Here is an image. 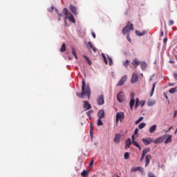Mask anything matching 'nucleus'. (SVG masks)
<instances>
[{
    "label": "nucleus",
    "mask_w": 177,
    "mask_h": 177,
    "mask_svg": "<svg viewBox=\"0 0 177 177\" xmlns=\"http://www.w3.org/2000/svg\"><path fill=\"white\" fill-rule=\"evenodd\" d=\"M77 95L82 99H84V96H87L88 99L91 98V87L89 84H86L85 80L82 81V93H77Z\"/></svg>",
    "instance_id": "obj_1"
},
{
    "label": "nucleus",
    "mask_w": 177,
    "mask_h": 177,
    "mask_svg": "<svg viewBox=\"0 0 177 177\" xmlns=\"http://www.w3.org/2000/svg\"><path fill=\"white\" fill-rule=\"evenodd\" d=\"M131 30H134L133 24H131L130 21H128L127 26L122 29V34L123 35H127V32H128L127 39L129 42L131 41V37H129V32H131Z\"/></svg>",
    "instance_id": "obj_2"
},
{
    "label": "nucleus",
    "mask_w": 177,
    "mask_h": 177,
    "mask_svg": "<svg viewBox=\"0 0 177 177\" xmlns=\"http://www.w3.org/2000/svg\"><path fill=\"white\" fill-rule=\"evenodd\" d=\"M63 12L65 15V17H64L65 26H67V21H66L67 19L71 23H74V24L75 23V18H74V15H73V14L68 12V9H67V8H64L63 9Z\"/></svg>",
    "instance_id": "obj_3"
},
{
    "label": "nucleus",
    "mask_w": 177,
    "mask_h": 177,
    "mask_svg": "<svg viewBox=\"0 0 177 177\" xmlns=\"http://www.w3.org/2000/svg\"><path fill=\"white\" fill-rule=\"evenodd\" d=\"M124 112H118L116 113V124H118V122H122V120H124Z\"/></svg>",
    "instance_id": "obj_4"
},
{
    "label": "nucleus",
    "mask_w": 177,
    "mask_h": 177,
    "mask_svg": "<svg viewBox=\"0 0 177 177\" xmlns=\"http://www.w3.org/2000/svg\"><path fill=\"white\" fill-rule=\"evenodd\" d=\"M117 99L119 103H122V102L125 100V96L124 95V93L122 91H120L119 93H118Z\"/></svg>",
    "instance_id": "obj_5"
},
{
    "label": "nucleus",
    "mask_w": 177,
    "mask_h": 177,
    "mask_svg": "<svg viewBox=\"0 0 177 177\" xmlns=\"http://www.w3.org/2000/svg\"><path fill=\"white\" fill-rule=\"evenodd\" d=\"M142 142L144 145H145V146H149V145L153 143V142H154V140H153V138H142Z\"/></svg>",
    "instance_id": "obj_6"
},
{
    "label": "nucleus",
    "mask_w": 177,
    "mask_h": 177,
    "mask_svg": "<svg viewBox=\"0 0 177 177\" xmlns=\"http://www.w3.org/2000/svg\"><path fill=\"white\" fill-rule=\"evenodd\" d=\"M97 103L98 106H102L104 104V97L103 96V95H101L97 97Z\"/></svg>",
    "instance_id": "obj_7"
},
{
    "label": "nucleus",
    "mask_w": 177,
    "mask_h": 177,
    "mask_svg": "<svg viewBox=\"0 0 177 177\" xmlns=\"http://www.w3.org/2000/svg\"><path fill=\"white\" fill-rule=\"evenodd\" d=\"M127 75L123 76L121 80L118 82L117 86H122L125 82H127Z\"/></svg>",
    "instance_id": "obj_8"
},
{
    "label": "nucleus",
    "mask_w": 177,
    "mask_h": 177,
    "mask_svg": "<svg viewBox=\"0 0 177 177\" xmlns=\"http://www.w3.org/2000/svg\"><path fill=\"white\" fill-rule=\"evenodd\" d=\"M138 80H139V76H138V74L133 73L131 77V84H135V82H138Z\"/></svg>",
    "instance_id": "obj_9"
},
{
    "label": "nucleus",
    "mask_w": 177,
    "mask_h": 177,
    "mask_svg": "<svg viewBox=\"0 0 177 177\" xmlns=\"http://www.w3.org/2000/svg\"><path fill=\"white\" fill-rule=\"evenodd\" d=\"M131 139H132V142H131L132 145L133 146H136V147H138L139 150H142V147H140V145L138 144L136 141H135V136H132Z\"/></svg>",
    "instance_id": "obj_10"
},
{
    "label": "nucleus",
    "mask_w": 177,
    "mask_h": 177,
    "mask_svg": "<svg viewBox=\"0 0 177 177\" xmlns=\"http://www.w3.org/2000/svg\"><path fill=\"white\" fill-rule=\"evenodd\" d=\"M70 10L71 12H72V13H73V15H75V16H77L78 15V12L77 11V7L72 4L70 5Z\"/></svg>",
    "instance_id": "obj_11"
},
{
    "label": "nucleus",
    "mask_w": 177,
    "mask_h": 177,
    "mask_svg": "<svg viewBox=\"0 0 177 177\" xmlns=\"http://www.w3.org/2000/svg\"><path fill=\"white\" fill-rule=\"evenodd\" d=\"M83 107L85 110H91V109H92V106L91 105V104H89V102L88 101L84 102Z\"/></svg>",
    "instance_id": "obj_12"
},
{
    "label": "nucleus",
    "mask_w": 177,
    "mask_h": 177,
    "mask_svg": "<svg viewBox=\"0 0 177 177\" xmlns=\"http://www.w3.org/2000/svg\"><path fill=\"white\" fill-rule=\"evenodd\" d=\"M165 139V136H163L160 137V138H157L156 140H155L153 141V143H155V145H157L158 143H162V142H164Z\"/></svg>",
    "instance_id": "obj_13"
},
{
    "label": "nucleus",
    "mask_w": 177,
    "mask_h": 177,
    "mask_svg": "<svg viewBox=\"0 0 177 177\" xmlns=\"http://www.w3.org/2000/svg\"><path fill=\"white\" fill-rule=\"evenodd\" d=\"M150 160H151V155L147 154L145 156V167H147L150 164Z\"/></svg>",
    "instance_id": "obj_14"
},
{
    "label": "nucleus",
    "mask_w": 177,
    "mask_h": 177,
    "mask_svg": "<svg viewBox=\"0 0 177 177\" xmlns=\"http://www.w3.org/2000/svg\"><path fill=\"white\" fill-rule=\"evenodd\" d=\"M136 171H139L141 174H143V168L141 167H133L131 169V172H136Z\"/></svg>",
    "instance_id": "obj_15"
},
{
    "label": "nucleus",
    "mask_w": 177,
    "mask_h": 177,
    "mask_svg": "<svg viewBox=\"0 0 177 177\" xmlns=\"http://www.w3.org/2000/svg\"><path fill=\"white\" fill-rule=\"evenodd\" d=\"M140 62H139V59H134L131 63L132 66H133L134 68H138V66H139V64Z\"/></svg>",
    "instance_id": "obj_16"
},
{
    "label": "nucleus",
    "mask_w": 177,
    "mask_h": 177,
    "mask_svg": "<svg viewBox=\"0 0 177 177\" xmlns=\"http://www.w3.org/2000/svg\"><path fill=\"white\" fill-rule=\"evenodd\" d=\"M120 139H121V136L120 134H118V133H116L115 135V138L113 139V142H115V143H120Z\"/></svg>",
    "instance_id": "obj_17"
},
{
    "label": "nucleus",
    "mask_w": 177,
    "mask_h": 177,
    "mask_svg": "<svg viewBox=\"0 0 177 177\" xmlns=\"http://www.w3.org/2000/svg\"><path fill=\"white\" fill-rule=\"evenodd\" d=\"M146 103V101H141L139 102V98L136 99V108L138 107V106H139V104H141V107H143V106H145Z\"/></svg>",
    "instance_id": "obj_18"
},
{
    "label": "nucleus",
    "mask_w": 177,
    "mask_h": 177,
    "mask_svg": "<svg viewBox=\"0 0 177 177\" xmlns=\"http://www.w3.org/2000/svg\"><path fill=\"white\" fill-rule=\"evenodd\" d=\"M140 63L141 64V70H142V71H145L147 68V63H146V62L145 61Z\"/></svg>",
    "instance_id": "obj_19"
},
{
    "label": "nucleus",
    "mask_w": 177,
    "mask_h": 177,
    "mask_svg": "<svg viewBox=\"0 0 177 177\" xmlns=\"http://www.w3.org/2000/svg\"><path fill=\"white\" fill-rule=\"evenodd\" d=\"M147 33V32L146 30H143L142 32H140V31H139V30L136 31V34L138 37H143V35H146Z\"/></svg>",
    "instance_id": "obj_20"
},
{
    "label": "nucleus",
    "mask_w": 177,
    "mask_h": 177,
    "mask_svg": "<svg viewBox=\"0 0 177 177\" xmlns=\"http://www.w3.org/2000/svg\"><path fill=\"white\" fill-rule=\"evenodd\" d=\"M131 145H132V141L131 140V138H128L125 142L126 149H129V147H131Z\"/></svg>",
    "instance_id": "obj_21"
},
{
    "label": "nucleus",
    "mask_w": 177,
    "mask_h": 177,
    "mask_svg": "<svg viewBox=\"0 0 177 177\" xmlns=\"http://www.w3.org/2000/svg\"><path fill=\"white\" fill-rule=\"evenodd\" d=\"M156 130H157V125L156 124H153V126H151L149 128V133H154V132H156Z\"/></svg>",
    "instance_id": "obj_22"
},
{
    "label": "nucleus",
    "mask_w": 177,
    "mask_h": 177,
    "mask_svg": "<svg viewBox=\"0 0 177 177\" xmlns=\"http://www.w3.org/2000/svg\"><path fill=\"white\" fill-rule=\"evenodd\" d=\"M98 118H104V111L101 109L97 113Z\"/></svg>",
    "instance_id": "obj_23"
},
{
    "label": "nucleus",
    "mask_w": 177,
    "mask_h": 177,
    "mask_svg": "<svg viewBox=\"0 0 177 177\" xmlns=\"http://www.w3.org/2000/svg\"><path fill=\"white\" fill-rule=\"evenodd\" d=\"M88 45L89 46L90 49H92V50H93L94 53H96L97 49L93 46V45L92 44V43L91 41L88 42Z\"/></svg>",
    "instance_id": "obj_24"
},
{
    "label": "nucleus",
    "mask_w": 177,
    "mask_h": 177,
    "mask_svg": "<svg viewBox=\"0 0 177 177\" xmlns=\"http://www.w3.org/2000/svg\"><path fill=\"white\" fill-rule=\"evenodd\" d=\"M167 138H166L165 143L167 145V143H171L172 142V136L171 135H167Z\"/></svg>",
    "instance_id": "obj_25"
},
{
    "label": "nucleus",
    "mask_w": 177,
    "mask_h": 177,
    "mask_svg": "<svg viewBox=\"0 0 177 177\" xmlns=\"http://www.w3.org/2000/svg\"><path fill=\"white\" fill-rule=\"evenodd\" d=\"M81 175L82 177H88L89 176V171L83 170V171L81 173Z\"/></svg>",
    "instance_id": "obj_26"
},
{
    "label": "nucleus",
    "mask_w": 177,
    "mask_h": 177,
    "mask_svg": "<svg viewBox=\"0 0 177 177\" xmlns=\"http://www.w3.org/2000/svg\"><path fill=\"white\" fill-rule=\"evenodd\" d=\"M154 104H156V101L155 100H149L148 102H147V106H154Z\"/></svg>",
    "instance_id": "obj_27"
},
{
    "label": "nucleus",
    "mask_w": 177,
    "mask_h": 177,
    "mask_svg": "<svg viewBox=\"0 0 177 177\" xmlns=\"http://www.w3.org/2000/svg\"><path fill=\"white\" fill-rule=\"evenodd\" d=\"M134 104H135V99H133L132 97L131 100H130V109H131V110H132V109H133V105Z\"/></svg>",
    "instance_id": "obj_28"
},
{
    "label": "nucleus",
    "mask_w": 177,
    "mask_h": 177,
    "mask_svg": "<svg viewBox=\"0 0 177 177\" xmlns=\"http://www.w3.org/2000/svg\"><path fill=\"white\" fill-rule=\"evenodd\" d=\"M90 135L91 138L93 136V124L92 123L90 124Z\"/></svg>",
    "instance_id": "obj_29"
},
{
    "label": "nucleus",
    "mask_w": 177,
    "mask_h": 177,
    "mask_svg": "<svg viewBox=\"0 0 177 177\" xmlns=\"http://www.w3.org/2000/svg\"><path fill=\"white\" fill-rule=\"evenodd\" d=\"M147 153H150V148H145L143 151L142 154L146 156Z\"/></svg>",
    "instance_id": "obj_30"
},
{
    "label": "nucleus",
    "mask_w": 177,
    "mask_h": 177,
    "mask_svg": "<svg viewBox=\"0 0 177 177\" xmlns=\"http://www.w3.org/2000/svg\"><path fill=\"white\" fill-rule=\"evenodd\" d=\"M169 93H175L177 92V87L171 88L169 91Z\"/></svg>",
    "instance_id": "obj_31"
},
{
    "label": "nucleus",
    "mask_w": 177,
    "mask_h": 177,
    "mask_svg": "<svg viewBox=\"0 0 177 177\" xmlns=\"http://www.w3.org/2000/svg\"><path fill=\"white\" fill-rule=\"evenodd\" d=\"M123 66L128 68V66H129V60L127 59L125 62H123Z\"/></svg>",
    "instance_id": "obj_32"
},
{
    "label": "nucleus",
    "mask_w": 177,
    "mask_h": 177,
    "mask_svg": "<svg viewBox=\"0 0 177 177\" xmlns=\"http://www.w3.org/2000/svg\"><path fill=\"white\" fill-rule=\"evenodd\" d=\"M156 89V83L153 84V87L151 91V94L150 96H153V93H154V90Z\"/></svg>",
    "instance_id": "obj_33"
},
{
    "label": "nucleus",
    "mask_w": 177,
    "mask_h": 177,
    "mask_svg": "<svg viewBox=\"0 0 177 177\" xmlns=\"http://www.w3.org/2000/svg\"><path fill=\"white\" fill-rule=\"evenodd\" d=\"M97 125L98 127H102V125H103V122H102V118H98Z\"/></svg>",
    "instance_id": "obj_34"
},
{
    "label": "nucleus",
    "mask_w": 177,
    "mask_h": 177,
    "mask_svg": "<svg viewBox=\"0 0 177 177\" xmlns=\"http://www.w3.org/2000/svg\"><path fill=\"white\" fill-rule=\"evenodd\" d=\"M60 52H66V44H63L61 48Z\"/></svg>",
    "instance_id": "obj_35"
},
{
    "label": "nucleus",
    "mask_w": 177,
    "mask_h": 177,
    "mask_svg": "<svg viewBox=\"0 0 177 177\" xmlns=\"http://www.w3.org/2000/svg\"><path fill=\"white\" fill-rule=\"evenodd\" d=\"M83 57L84 59H86V62L88 63V64H92V62H91V59H89V58L88 57H86V55H83Z\"/></svg>",
    "instance_id": "obj_36"
},
{
    "label": "nucleus",
    "mask_w": 177,
    "mask_h": 177,
    "mask_svg": "<svg viewBox=\"0 0 177 177\" xmlns=\"http://www.w3.org/2000/svg\"><path fill=\"white\" fill-rule=\"evenodd\" d=\"M102 57L104 59L105 64H108L107 58L106 57L104 53H102Z\"/></svg>",
    "instance_id": "obj_37"
},
{
    "label": "nucleus",
    "mask_w": 177,
    "mask_h": 177,
    "mask_svg": "<svg viewBox=\"0 0 177 177\" xmlns=\"http://www.w3.org/2000/svg\"><path fill=\"white\" fill-rule=\"evenodd\" d=\"M145 127H146V123H141L138 125V128L140 129H143V128H145Z\"/></svg>",
    "instance_id": "obj_38"
},
{
    "label": "nucleus",
    "mask_w": 177,
    "mask_h": 177,
    "mask_svg": "<svg viewBox=\"0 0 177 177\" xmlns=\"http://www.w3.org/2000/svg\"><path fill=\"white\" fill-rule=\"evenodd\" d=\"M141 121H143V117L139 118V119L136 121L135 122L136 125H138V124H139Z\"/></svg>",
    "instance_id": "obj_39"
},
{
    "label": "nucleus",
    "mask_w": 177,
    "mask_h": 177,
    "mask_svg": "<svg viewBox=\"0 0 177 177\" xmlns=\"http://www.w3.org/2000/svg\"><path fill=\"white\" fill-rule=\"evenodd\" d=\"M55 12L58 15L59 17H63V13L59 12V10L55 9Z\"/></svg>",
    "instance_id": "obj_40"
},
{
    "label": "nucleus",
    "mask_w": 177,
    "mask_h": 177,
    "mask_svg": "<svg viewBox=\"0 0 177 177\" xmlns=\"http://www.w3.org/2000/svg\"><path fill=\"white\" fill-rule=\"evenodd\" d=\"M124 158L125 160H128V158H129V152H126V153H124Z\"/></svg>",
    "instance_id": "obj_41"
},
{
    "label": "nucleus",
    "mask_w": 177,
    "mask_h": 177,
    "mask_svg": "<svg viewBox=\"0 0 177 177\" xmlns=\"http://www.w3.org/2000/svg\"><path fill=\"white\" fill-rule=\"evenodd\" d=\"M108 60H109V64L110 66H113V59H111L110 57H108Z\"/></svg>",
    "instance_id": "obj_42"
},
{
    "label": "nucleus",
    "mask_w": 177,
    "mask_h": 177,
    "mask_svg": "<svg viewBox=\"0 0 177 177\" xmlns=\"http://www.w3.org/2000/svg\"><path fill=\"white\" fill-rule=\"evenodd\" d=\"M92 113H93V110H90V111H88L86 113L88 117H89V118H91V114H92Z\"/></svg>",
    "instance_id": "obj_43"
},
{
    "label": "nucleus",
    "mask_w": 177,
    "mask_h": 177,
    "mask_svg": "<svg viewBox=\"0 0 177 177\" xmlns=\"http://www.w3.org/2000/svg\"><path fill=\"white\" fill-rule=\"evenodd\" d=\"M148 177H156V175H154V174L151 173V171H149Z\"/></svg>",
    "instance_id": "obj_44"
},
{
    "label": "nucleus",
    "mask_w": 177,
    "mask_h": 177,
    "mask_svg": "<svg viewBox=\"0 0 177 177\" xmlns=\"http://www.w3.org/2000/svg\"><path fill=\"white\" fill-rule=\"evenodd\" d=\"M72 53L73 56H75V55H77L75 49L74 48H72Z\"/></svg>",
    "instance_id": "obj_45"
},
{
    "label": "nucleus",
    "mask_w": 177,
    "mask_h": 177,
    "mask_svg": "<svg viewBox=\"0 0 177 177\" xmlns=\"http://www.w3.org/2000/svg\"><path fill=\"white\" fill-rule=\"evenodd\" d=\"M169 26H174V21L169 20Z\"/></svg>",
    "instance_id": "obj_46"
},
{
    "label": "nucleus",
    "mask_w": 177,
    "mask_h": 177,
    "mask_svg": "<svg viewBox=\"0 0 177 177\" xmlns=\"http://www.w3.org/2000/svg\"><path fill=\"white\" fill-rule=\"evenodd\" d=\"M138 132H139V129H136L134 131V135H138Z\"/></svg>",
    "instance_id": "obj_47"
},
{
    "label": "nucleus",
    "mask_w": 177,
    "mask_h": 177,
    "mask_svg": "<svg viewBox=\"0 0 177 177\" xmlns=\"http://www.w3.org/2000/svg\"><path fill=\"white\" fill-rule=\"evenodd\" d=\"M145 157H146V156L142 153V156L140 161H143V160H145Z\"/></svg>",
    "instance_id": "obj_48"
},
{
    "label": "nucleus",
    "mask_w": 177,
    "mask_h": 177,
    "mask_svg": "<svg viewBox=\"0 0 177 177\" xmlns=\"http://www.w3.org/2000/svg\"><path fill=\"white\" fill-rule=\"evenodd\" d=\"M95 161L93 160V158L91 160V162L89 163V166L90 167H92L93 165V162H94Z\"/></svg>",
    "instance_id": "obj_49"
},
{
    "label": "nucleus",
    "mask_w": 177,
    "mask_h": 177,
    "mask_svg": "<svg viewBox=\"0 0 177 177\" xmlns=\"http://www.w3.org/2000/svg\"><path fill=\"white\" fill-rule=\"evenodd\" d=\"M55 7L52 6L48 10L49 12H52L53 10H54Z\"/></svg>",
    "instance_id": "obj_50"
},
{
    "label": "nucleus",
    "mask_w": 177,
    "mask_h": 177,
    "mask_svg": "<svg viewBox=\"0 0 177 177\" xmlns=\"http://www.w3.org/2000/svg\"><path fill=\"white\" fill-rule=\"evenodd\" d=\"M92 36L93 37V38H96V34H95L94 32H92Z\"/></svg>",
    "instance_id": "obj_51"
},
{
    "label": "nucleus",
    "mask_w": 177,
    "mask_h": 177,
    "mask_svg": "<svg viewBox=\"0 0 177 177\" xmlns=\"http://www.w3.org/2000/svg\"><path fill=\"white\" fill-rule=\"evenodd\" d=\"M167 41H168L167 38H165L163 40L164 44H167Z\"/></svg>",
    "instance_id": "obj_52"
},
{
    "label": "nucleus",
    "mask_w": 177,
    "mask_h": 177,
    "mask_svg": "<svg viewBox=\"0 0 177 177\" xmlns=\"http://www.w3.org/2000/svg\"><path fill=\"white\" fill-rule=\"evenodd\" d=\"M174 78L177 80V73H174Z\"/></svg>",
    "instance_id": "obj_53"
},
{
    "label": "nucleus",
    "mask_w": 177,
    "mask_h": 177,
    "mask_svg": "<svg viewBox=\"0 0 177 177\" xmlns=\"http://www.w3.org/2000/svg\"><path fill=\"white\" fill-rule=\"evenodd\" d=\"M160 37H164V31L160 32Z\"/></svg>",
    "instance_id": "obj_54"
},
{
    "label": "nucleus",
    "mask_w": 177,
    "mask_h": 177,
    "mask_svg": "<svg viewBox=\"0 0 177 177\" xmlns=\"http://www.w3.org/2000/svg\"><path fill=\"white\" fill-rule=\"evenodd\" d=\"M172 128H174V127L171 126L167 131H166V133L169 132V131H171V129H172Z\"/></svg>",
    "instance_id": "obj_55"
},
{
    "label": "nucleus",
    "mask_w": 177,
    "mask_h": 177,
    "mask_svg": "<svg viewBox=\"0 0 177 177\" xmlns=\"http://www.w3.org/2000/svg\"><path fill=\"white\" fill-rule=\"evenodd\" d=\"M165 97L167 100H168V95H167V94H165Z\"/></svg>",
    "instance_id": "obj_56"
},
{
    "label": "nucleus",
    "mask_w": 177,
    "mask_h": 177,
    "mask_svg": "<svg viewBox=\"0 0 177 177\" xmlns=\"http://www.w3.org/2000/svg\"><path fill=\"white\" fill-rule=\"evenodd\" d=\"M75 59H78V57L77 56V54H75V55H74Z\"/></svg>",
    "instance_id": "obj_57"
},
{
    "label": "nucleus",
    "mask_w": 177,
    "mask_h": 177,
    "mask_svg": "<svg viewBox=\"0 0 177 177\" xmlns=\"http://www.w3.org/2000/svg\"><path fill=\"white\" fill-rule=\"evenodd\" d=\"M174 133H175V135H176V133H177V129H176V131H174Z\"/></svg>",
    "instance_id": "obj_58"
},
{
    "label": "nucleus",
    "mask_w": 177,
    "mask_h": 177,
    "mask_svg": "<svg viewBox=\"0 0 177 177\" xmlns=\"http://www.w3.org/2000/svg\"><path fill=\"white\" fill-rule=\"evenodd\" d=\"M60 20H61V18H60V17H59L58 21H60Z\"/></svg>",
    "instance_id": "obj_59"
},
{
    "label": "nucleus",
    "mask_w": 177,
    "mask_h": 177,
    "mask_svg": "<svg viewBox=\"0 0 177 177\" xmlns=\"http://www.w3.org/2000/svg\"><path fill=\"white\" fill-rule=\"evenodd\" d=\"M170 63H174V62H172V61H170Z\"/></svg>",
    "instance_id": "obj_60"
}]
</instances>
